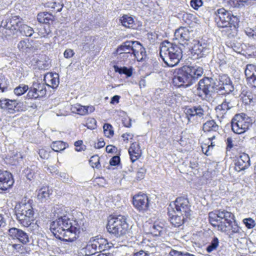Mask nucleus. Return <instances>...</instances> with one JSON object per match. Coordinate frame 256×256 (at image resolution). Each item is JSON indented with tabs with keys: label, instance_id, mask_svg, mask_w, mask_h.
<instances>
[{
	"label": "nucleus",
	"instance_id": "69168bd1",
	"mask_svg": "<svg viewBox=\"0 0 256 256\" xmlns=\"http://www.w3.org/2000/svg\"><path fill=\"white\" fill-rule=\"evenodd\" d=\"M14 159L16 160L18 163L19 164L22 162V156L21 154L17 153L14 155Z\"/></svg>",
	"mask_w": 256,
	"mask_h": 256
},
{
	"label": "nucleus",
	"instance_id": "f257e3e1",
	"mask_svg": "<svg viewBox=\"0 0 256 256\" xmlns=\"http://www.w3.org/2000/svg\"><path fill=\"white\" fill-rule=\"evenodd\" d=\"M54 213L58 218L52 222L50 230L56 238L72 242L79 237L81 230H86L84 220H70L66 216V212L64 206L54 207Z\"/></svg>",
	"mask_w": 256,
	"mask_h": 256
},
{
	"label": "nucleus",
	"instance_id": "6e6d98bb",
	"mask_svg": "<svg viewBox=\"0 0 256 256\" xmlns=\"http://www.w3.org/2000/svg\"><path fill=\"white\" fill-rule=\"evenodd\" d=\"M11 100H0V108L2 109L7 110L8 108V104H9Z\"/></svg>",
	"mask_w": 256,
	"mask_h": 256
},
{
	"label": "nucleus",
	"instance_id": "052dcab7",
	"mask_svg": "<svg viewBox=\"0 0 256 256\" xmlns=\"http://www.w3.org/2000/svg\"><path fill=\"white\" fill-rule=\"evenodd\" d=\"M105 145V142L103 140H100L97 143L94 144V147L96 148H103Z\"/></svg>",
	"mask_w": 256,
	"mask_h": 256
},
{
	"label": "nucleus",
	"instance_id": "7ed1b4c3",
	"mask_svg": "<svg viewBox=\"0 0 256 256\" xmlns=\"http://www.w3.org/2000/svg\"><path fill=\"white\" fill-rule=\"evenodd\" d=\"M209 222L218 230L226 233L229 238H234L242 229L234 220V215L224 210H216L208 214Z\"/></svg>",
	"mask_w": 256,
	"mask_h": 256
},
{
	"label": "nucleus",
	"instance_id": "20e7f679",
	"mask_svg": "<svg viewBox=\"0 0 256 256\" xmlns=\"http://www.w3.org/2000/svg\"><path fill=\"white\" fill-rule=\"evenodd\" d=\"M203 73L204 70L202 67L184 66L178 70L173 82L178 87L187 88L196 82Z\"/></svg>",
	"mask_w": 256,
	"mask_h": 256
},
{
	"label": "nucleus",
	"instance_id": "3c124183",
	"mask_svg": "<svg viewBox=\"0 0 256 256\" xmlns=\"http://www.w3.org/2000/svg\"><path fill=\"white\" fill-rule=\"evenodd\" d=\"M146 170L145 168H141L138 169L136 172V178L138 180H141L144 177Z\"/></svg>",
	"mask_w": 256,
	"mask_h": 256
},
{
	"label": "nucleus",
	"instance_id": "0eeeda50",
	"mask_svg": "<svg viewBox=\"0 0 256 256\" xmlns=\"http://www.w3.org/2000/svg\"><path fill=\"white\" fill-rule=\"evenodd\" d=\"M128 228V225L126 222V218L122 215L114 216L110 218L106 226L108 232L116 238L126 234Z\"/></svg>",
	"mask_w": 256,
	"mask_h": 256
},
{
	"label": "nucleus",
	"instance_id": "f8f14e48",
	"mask_svg": "<svg viewBox=\"0 0 256 256\" xmlns=\"http://www.w3.org/2000/svg\"><path fill=\"white\" fill-rule=\"evenodd\" d=\"M14 180L12 174L0 170V192H6L12 186Z\"/></svg>",
	"mask_w": 256,
	"mask_h": 256
},
{
	"label": "nucleus",
	"instance_id": "1a4fd4ad",
	"mask_svg": "<svg viewBox=\"0 0 256 256\" xmlns=\"http://www.w3.org/2000/svg\"><path fill=\"white\" fill-rule=\"evenodd\" d=\"M175 213L184 214L190 218L192 215L191 206L188 199L184 196L177 198L174 202Z\"/></svg>",
	"mask_w": 256,
	"mask_h": 256
},
{
	"label": "nucleus",
	"instance_id": "c85d7f7f",
	"mask_svg": "<svg viewBox=\"0 0 256 256\" xmlns=\"http://www.w3.org/2000/svg\"><path fill=\"white\" fill-rule=\"evenodd\" d=\"M218 128V126L214 120H208L203 124V130L204 132H216Z\"/></svg>",
	"mask_w": 256,
	"mask_h": 256
},
{
	"label": "nucleus",
	"instance_id": "bb28decb",
	"mask_svg": "<svg viewBox=\"0 0 256 256\" xmlns=\"http://www.w3.org/2000/svg\"><path fill=\"white\" fill-rule=\"evenodd\" d=\"M16 213H28L30 211H34L31 204L29 202H22L16 206Z\"/></svg>",
	"mask_w": 256,
	"mask_h": 256
},
{
	"label": "nucleus",
	"instance_id": "aec40b11",
	"mask_svg": "<svg viewBox=\"0 0 256 256\" xmlns=\"http://www.w3.org/2000/svg\"><path fill=\"white\" fill-rule=\"evenodd\" d=\"M232 120L238 123L239 124L242 126L244 128L249 129L250 127L252 124V120L244 113L240 114H236L232 118Z\"/></svg>",
	"mask_w": 256,
	"mask_h": 256
},
{
	"label": "nucleus",
	"instance_id": "ddd939ff",
	"mask_svg": "<svg viewBox=\"0 0 256 256\" xmlns=\"http://www.w3.org/2000/svg\"><path fill=\"white\" fill-rule=\"evenodd\" d=\"M234 100L235 98L233 96H226L222 104L218 105L216 108L215 110L217 114L221 116L222 117L223 116L228 110L234 106Z\"/></svg>",
	"mask_w": 256,
	"mask_h": 256
},
{
	"label": "nucleus",
	"instance_id": "9d476101",
	"mask_svg": "<svg viewBox=\"0 0 256 256\" xmlns=\"http://www.w3.org/2000/svg\"><path fill=\"white\" fill-rule=\"evenodd\" d=\"M8 236L14 240H16L23 244H26L30 242L28 234L25 231L16 228H11L8 230Z\"/></svg>",
	"mask_w": 256,
	"mask_h": 256
},
{
	"label": "nucleus",
	"instance_id": "2eb2a0df",
	"mask_svg": "<svg viewBox=\"0 0 256 256\" xmlns=\"http://www.w3.org/2000/svg\"><path fill=\"white\" fill-rule=\"evenodd\" d=\"M89 241L97 249L98 252L108 250L113 246L112 243L108 242L107 240L99 236L92 237Z\"/></svg>",
	"mask_w": 256,
	"mask_h": 256
},
{
	"label": "nucleus",
	"instance_id": "774afa93",
	"mask_svg": "<svg viewBox=\"0 0 256 256\" xmlns=\"http://www.w3.org/2000/svg\"><path fill=\"white\" fill-rule=\"evenodd\" d=\"M134 256H149V254L143 250H140L134 254Z\"/></svg>",
	"mask_w": 256,
	"mask_h": 256
},
{
	"label": "nucleus",
	"instance_id": "680f3d73",
	"mask_svg": "<svg viewBox=\"0 0 256 256\" xmlns=\"http://www.w3.org/2000/svg\"><path fill=\"white\" fill-rule=\"evenodd\" d=\"M34 50H35L34 46H32V45L28 40L26 46L24 48V50L26 51V52H30Z\"/></svg>",
	"mask_w": 256,
	"mask_h": 256
},
{
	"label": "nucleus",
	"instance_id": "09e8293b",
	"mask_svg": "<svg viewBox=\"0 0 256 256\" xmlns=\"http://www.w3.org/2000/svg\"><path fill=\"white\" fill-rule=\"evenodd\" d=\"M202 5V0H191L190 1V6L195 10H198Z\"/></svg>",
	"mask_w": 256,
	"mask_h": 256
},
{
	"label": "nucleus",
	"instance_id": "f03ea898",
	"mask_svg": "<svg viewBox=\"0 0 256 256\" xmlns=\"http://www.w3.org/2000/svg\"><path fill=\"white\" fill-rule=\"evenodd\" d=\"M198 95L202 99L210 98L214 94L221 92L222 94H228L234 90L232 82L226 74H213L205 76L196 85Z\"/></svg>",
	"mask_w": 256,
	"mask_h": 256
},
{
	"label": "nucleus",
	"instance_id": "dca6fc26",
	"mask_svg": "<svg viewBox=\"0 0 256 256\" xmlns=\"http://www.w3.org/2000/svg\"><path fill=\"white\" fill-rule=\"evenodd\" d=\"M234 169L238 172L248 168L250 166V158L248 155L245 153L242 154L234 160Z\"/></svg>",
	"mask_w": 256,
	"mask_h": 256
},
{
	"label": "nucleus",
	"instance_id": "37998d69",
	"mask_svg": "<svg viewBox=\"0 0 256 256\" xmlns=\"http://www.w3.org/2000/svg\"><path fill=\"white\" fill-rule=\"evenodd\" d=\"M50 32L49 26H41L39 28L38 34L41 37H46Z\"/></svg>",
	"mask_w": 256,
	"mask_h": 256
},
{
	"label": "nucleus",
	"instance_id": "4be33fe9",
	"mask_svg": "<svg viewBox=\"0 0 256 256\" xmlns=\"http://www.w3.org/2000/svg\"><path fill=\"white\" fill-rule=\"evenodd\" d=\"M192 50L198 56L203 57L206 56L210 52V48L208 44L198 42L194 44L192 48Z\"/></svg>",
	"mask_w": 256,
	"mask_h": 256
},
{
	"label": "nucleus",
	"instance_id": "e2e57ef3",
	"mask_svg": "<svg viewBox=\"0 0 256 256\" xmlns=\"http://www.w3.org/2000/svg\"><path fill=\"white\" fill-rule=\"evenodd\" d=\"M82 144V140H78L74 142V146L76 147V150L78 152H80L82 150V148H80V146Z\"/></svg>",
	"mask_w": 256,
	"mask_h": 256
},
{
	"label": "nucleus",
	"instance_id": "c9c22d12",
	"mask_svg": "<svg viewBox=\"0 0 256 256\" xmlns=\"http://www.w3.org/2000/svg\"><path fill=\"white\" fill-rule=\"evenodd\" d=\"M26 102H16V109L15 112H22L28 110V107H31L33 108H36V104H34L32 106H26Z\"/></svg>",
	"mask_w": 256,
	"mask_h": 256
},
{
	"label": "nucleus",
	"instance_id": "72a5a7b5",
	"mask_svg": "<svg viewBox=\"0 0 256 256\" xmlns=\"http://www.w3.org/2000/svg\"><path fill=\"white\" fill-rule=\"evenodd\" d=\"M231 126L232 130L236 134H242L246 132L248 129L244 128L243 126L242 128V126L239 124L238 123L231 120Z\"/></svg>",
	"mask_w": 256,
	"mask_h": 256
},
{
	"label": "nucleus",
	"instance_id": "f3484780",
	"mask_svg": "<svg viewBox=\"0 0 256 256\" xmlns=\"http://www.w3.org/2000/svg\"><path fill=\"white\" fill-rule=\"evenodd\" d=\"M174 37L181 45L188 44L190 38V32L186 27H180L176 30Z\"/></svg>",
	"mask_w": 256,
	"mask_h": 256
},
{
	"label": "nucleus",
	"instance_id": "e433bc0d",
	"mask_svg": "<svg viewBox=\"0 0 256 256\" xmlns=\"http://www.w3.org/2000/svg\"><path fill=\"white\" fill-rule=\"evenodd\" d=\"M51 148L53 150L58 152L66 148V144L62 141H56L52 142Z\"/></svg>",
	"mask_w": 256,
	"mask_h": 256
},
{
	"label": "nucleus",
	"instance_id": "423d86ee",
	"mask_svg": "<svg viewBox=\"0 0 256 256\" xmlns=\"http://www.w3.org/2000/svg\"><path fill=\"white\" fill-rule=\"evenodd\" d=\"M160 56L168 66H176L182 56V49L177 44L166 42V44L160 48Z\"/></svg>",
	"mask_w": 256,
	"mask_h": 256
},
{
	"label": "nucleus",
	"instance_id": "7c9ffc66",
	"mask_svg": "<svg viewBox=\"0 0 256 256\" xmlns=\"http://www.w3.org/2000/svg\"><path fill=\"white\" fill-rule=\"evenodd\" d=\"M54 16L48 12H44L38 14L37 20L40 23L49 24L50 21H52Z\"/></svg>",
	"mask_w": 256,
	"mask_h": 256
},
{
	"label": "nucleus",
	"instance_id": "ea45409f",
	"mask_svg": "<svg viewBox=\"0 0 256 256\" xmlns=\"http://www.w3.org/2000/svg\"><path fill=\"white\" fill-rule=\"evenodd\" d=\"M85 254L86 256H91L98 252L97 249H96L94 246L89 241L88 244L84 248Z\"/></svg>",
	"mask_w": 256,
	"mask_h": 256
},
{
	"label": "nucleus",
	"instance_id": "9b49d317",
	"mask_svg": "<svg viewBox=\"0 0 256 256\" xmlns=\"http://www.w3.org/2000/svg\"><path fill=\"white\" fill-rule=\"evenodd\" d=\"M46 91L45 84L34 82L32 86L29 88L27 96L28 98H40L45 96Z\"/></svg>",
	"mask_w": 256,
	"mask_h": 256
},
{
	"label": "nucleus",
	"instance_id": "8fccbe9b",
	"mask_svg": "<svg viewBox=\"0 0 256 256\" xmlns=\"http://www.w3.org/2000/svg\"><path fill=\"white\" fill-rule=\"evenodd\" d=\"M118 54L119 58L122 60H130L132 58H134V56L132 54H126V53H121V52H117Z\"/></svg>",
	"mask_w": 256,
	"mask_h": 256
},
{
	"label": "nucleus",
	"instance_id": "58836bf2",
	"mask_svg": "<svg viewBox=\"0 0 256 256\" xmlns=\"http://www.w3.org/2000/svg\"><path fill=\"white\" fill-rule=\"evenodd\" d=\"M219 241L218 238L216 237H214L210 244H208L206 247V251L208 252H210L216 249L218 246Z\"/></svg>",
	"mask_w": 256,
	"mask_h": 256
},
{
	"label": "nucleus",
	"instance_id": "6e6552de",
	"mask_svg": "<svg viewBox=\"0 0 256 256\" xmlns=\"http://www.w3.org/2000/svg\"><path fill=\"white\" fill-rule=\"evenodd\" d=\"M20 22V18L17 16L2 20L0 26V32L9 36L14 34V31L17 30Z\"/></svg>",
	"mask_w": 256,
	"mask_h": 256
},
{
	"label": "nucleus",
	"instance_id": "4d7b16f0",
	"mask_svg": "<svg viewBox=\"0 0 256 256\" xmlns=\"http://www.w3.org/2000/svg\"><path fill=\"white\" fill-rule=\"evenodd\" d=\"M120 162V158L118 156H113L110 161V164L112 166H116Z\"/></svg>",
	"mask_w": 256,
	"mask_h": 256
},
{
	"label": "nucleus",
	"instance_id": "5fc2aeb1",
	"mask_svg": "<svg viewBox=\"0 0 256 256\" xmlns=\"http://www.w3.org/2000/svg\"><path fill=\"white\" fill-rule=\"evenodd\" d=\"M96 121L94 118H91L88 120L86 123L88 128L90 129H94L96 127Z\"/></svg>",
	"mask_w": 256,
	"mask_h": 256
},
{
	"label": "nucleus",
	"instance_id": "5701e85b",
	"mask_svg": "<svg viewBox=\"0 0 256 256\" xmlns=\"http://www.w3.org/2000/svg\"><path fill=\"white\" fill-rule=\"evenodd\" d=\"M176 214L172 215L169 214L170 216V220L171 224L175 227H178L183 224L188 219H190L189 217H186L184 214H180L178 213H176Z\"/></svg>",
	"mask_w": 256,
	"mask_h": 256
},
{
	"label": "nucleus",
	"instance_id": "a18cd8bd",
	"mask_svg": "<svg viewBox=\"0 0 256 256\" xmlns=\"http://www.w3.org/2000/svg\"><path fill=\"white\" fill-rule=\"evenodd\" d=\"M245 33L248 37L256 40V26L254 29L246 28L245 30Z\"/></svg>",
	"mask_w": 256,
	"mask_h": 256
},
{
	"label": "nucleus",
	"instance_id": "4468645a",
	"mask_svg": "<svg viewBox=\"0 0 256 256\" xmlns=\"http://www.w3.org/2000/svg\"><path fill=\"white\" fill-rule=\"evenodd\" d=\"M133 204L140 212H145L149 206V200L148 196L144 194H138L133 198Z\"/></svg>",
	"mask_w": 256,
	"mask_h": 256
},
{
	"label": "nucleus",
	"instance_id": "13d9d810",
	"mask_svg": "<svg viewBox=\"0 0 256 256\" xmlns=\"http://www.w3.org/2000/svg\"><path fill=\"white\" fill-rule=\"evenodd\" d=\"M74 52L71 49L66 50L64 54V56L66 58H70L74 56Z\"/></svg>",
	"mask_w": 256,
	"mask_h": 256
},
{
	"label": "nucleus",
	"instance_id": "2f4dec72",
	"mask_svg": "<svg viewBox=\"0 0 256 256\" xmlns=\"http://www.w3.org/2000/svg\"><path fill=\"white\" fill-rule=\"evenodd\" d=\"M122 24L126 28H132L134 25V20L132 17L126 14L123 15L120 19Z\"/></svg>",
	"mask_w": 256,
	"mask_h": 256
},
{
	"label": "nucleus",
	"instance_id": "473e14b6",
	"mask_svg": "<svg viewBox=\"0 0 256 256\" xmlns=\"http://www.w3.org/2000/svg\"><path fill=\"white\" fill-rule=\"evenodd\" d=\"M50 190L48 188H43L38 190V198L42 202H45L50 196Z\"/></svg>",
	"mask_w": 256,
	"mask_h": 256
},
{
	"label": "nucleus",
	"instance_id": "a19ab883",
	"mask_svg": "<svg viewBox=\"0 0 256 256\" xmlns=\"http://www.w3.org/2000/svg\"><path fill=\"white\" fill-rule=\"evenodd\" d=\"M104 132L106 136L110 138L114 136V132L112 126L110 124H105L103 126Z\"/></svg>",
	"mask_w": 256,
	"mask_h": 256
},
{
	"label": "nucleus",
	"instance_id": "bf43d9fd",
	"mask_svg": "<svg viewBox=\"0 0 256 256\" xmlns=\"http://www.w3.org/2000/svg\"><path fill=\"white\" fill-rule=\"evenodd\" d=\"M27 42L28 41L24 40L20 41L18 45V48L22 51H24V48L26 46Z\"/></svg>",
	"mask_w": 256,
	"mask_h": 256
},
{
	"label": "nucleus",
	"instance_id": "412c9836",
	"mask_svg": "<svg viewBox=\"0 0 256 256\" xmlns=\"http://www.w3.org/2000/svg\"><path fill=\"white\" fill-rule=\"evenodd\" d=\"M136 41L127 40L119 46L116 49V52L126 53L134 54V46Z\"/></svg>",
	"mask_w": 256,
	"mask_h": 256
},
{
	"label": "nucleus",
	"instance_id": "b1692460",
	"mask_svg": "<svg viewBox=\"0 0 256 256\" xmlns=\"http://www.w3.org/2000/svg\"><path fill=\"white\" fill-rule=\"evenodd\" d=\"M128 153L132 162L137 160L142 154L139 144L136 142L132 143L128 149Z\"/></svg>",
	"mask_w": 256,
	"mask_h": 256
},
{
	"label": "nucleus",
	"instance_id": "338daca9",
	"mask_svg": "<svg viewBox=\"0 0 256 256\" xmlns=\"http://www.w3.org/2000/svg\"><path fill=\"white\" fill-rule=\"evenodd\" d=\"M172 256H182V255H184V253H182L176 250H171L170 253Z\"/></svg>",
	"mask_w": 256,
	"mask_h": 256
},
{
	"label": "nucleus",
	"instance_id": "cd10ccee",
	"mask_svg": "<svg viewBox=\"0 0 256 256\" xmlns=\"http://www.w3.org/2000/svg\"><path fill=\"white\" fill-rule=\"evenodd\" d=\"M18 26V28L17 30H19L22 35L30 37L34 32L32 28L26 24H23L20 20Z\"/></svg>",
	"mask_w": 256,
	"mask_h": 256
},
{
	"label": "nucleus",
	"instance_id": "0e129e2a",
	"mask_svg": "<svg viewBox=\"0 0 256 256\" xmlns=\"http://www.w3.org/2000/svg\"><path fill=\"white\" fill-rule=\"evenodd\" d=\"M6 226V221L4 215L0 214V228H4Z\"/></svg>",
	"mask_w": 256,
	"mask_h": 256
},
{
	"label": "nucleus",
	"instance_id": "a878e982",
	"mask_svg": "<svg viewBox=\"0 0 256 256\" xmlns=\"http://www.w3.org/2000/svg\"><path fill=\"white\" fill-rule=\"evenodd\" d=\"M44 80L46 82H48L46 84V87L49 86L54 88H57L59 84L58 75L56 74H48L45 76Z\"/></svg>",
	"mask_w": 256,
	"mask_h": 256
},
{
	"label": "nucleus",
	"instance_id": "393cba45",
	"mask_svg": "<svg viewBox=\"0 0 256 256\" xmlns=\"http://www.w3.org/2000/svg\"><path fill=\"white\" fill-rule=\"evenodd\" d=\"M134 58L138 61H142L146 57V49L140 43L136 41V46H134Z\"/></svg>",
	"mask_w": 256,
	"mask_h": 256
},
{
	"label": "nucleus",
	"instance_id": "f704fd0d",
	"mask_svg": "<svg viewBox=\"0 0 256 256\" xmlns=\"http://www.w3.org/2000/svg\"><path fill=\"white\" fill-rule=\"evenodd\" d=\"M114 70L116 72H118L120 74H124L128 77H130L132 75V68H128L126 67H119L118 66H114Z\"/></svg>",
	"mask_w": 256,
	"mask_h": 256
},
{
	"label": "nucleus",
	"instance_id": "c756f323",
	"mask_svg": "<svg viewBox=\"0 0 256 256\" xmlns=\"http://www.w3.org/2000/svg\"><path fill=\"white\" fill-rule=\"evenodd\" d=\"M244 73L246 79L249 82H250V79L254 76H256V66L253 64H247L245 68Z\"/></svg>",
	"mask_w": 256,
	"mask_h": 256
},
{
	"label": "nucleus",
	"instance_id": "a211bd4d",
	"mask_svg": "<svg viewBox=\"0 0 256 256\" xmlns=\"http://www.w3.org/2000/svg\"><path fill=\"white\" fill-rule=\"evenodd\" d=\"M185 114L188 121L192 118H202L204 114V110L201 106L187 107L185 109Z\"/></svg>",
	"mask_w": 256,
	"mask_h": 256
},
{
	"label": "nucleus",
	"instance_id": "864d4df0",
	"mask_svg": "<svg viewBox=\"0 0 256 256\" xmlns=\"http://www.w3.org/2000/svg\"><path fill=\"white\" fill-rule=\"evenodd\" d=\"M16 102V100H11L9 104H8V108L7 110L9 113L14 114L15 112Z\"/></svg>",
	"mask_w": 256,
	"mask_h": 256
},
{
	"label": "nucleus",
	"instance_id": "6ab92c4d",
	"mask_svg": "<svg viewBox=\"0 0 256 256\" xmlns=\"http://www.w3.org/2000/svg\"><path fill=\"white\" fill-rule=\"evenodd\" d=\"M34 212L30 211L28 213H16V220L24 226L28 227L34 220Z\"/></svg>",
	"mask_w": 256,
	"mask_h": 256
},
{
	"label": "nucleus",
	"instance_id": "603ef678",
	"mask_svg": "<svg viewBox=\"0 0 256 256\" xmlns=\"http://www.w3.org/2000/svg\"><path fill=\"white\" fill-rule=\"evenodd\" d=\"M38 154L42 158L48 159L50 156V152L44 148H42L39 150Z\"/></svg>",
	"mask_w": 256,
	"mask_h": 256
},
{
	"label": "nucleus",
	"instance_id": "39448f33",
	"mask_svg": "<svg viewBox=\"0 0 256 256\" xmlns=\"http://www.w3.org/2000/svg\"><path fill=\"white\" fill-rule=\"evenodd\" d=\"M215 22L218 28H226V32L232 34V36L236 34L240 22L238 16H234L232 12L224 8H218L215 12Z\"/></svg>",
	"mask_w": 256,
	"mask_h": 256
},
{
	"label": "nucleus",
	"instance_id": "de8ad7c7",
	"mask_svg": "<svg viewBox=\"0 0 256 256\" xmlns=\"http://www.w3.org/2000/svg\"><path fill=\"white\" fill-rule=\"evenodd\" d=\"M74 108L76 109L77 113L80 115H86L88 114L87 110H85V106H82L81 105H77L74 106Z\"/></svg>",
	"mask_w": 256,
	"mask_h": 256
},
{
	"label": "nucleus",
	"instance_id": "79ce46f5",
	"mask_svg": "<svg viewBox=\"0 0 256 256\" xmlns=\"http://www.w3.org/2000/svg\"><path fill=\"white\" fill-rule=\"evenodd\" d=\"M28 87L26 85H20L14 90V92L17 96H21L26 92L28 90Z\"/></svg>",
	"mask_w": 256,
	"mask_h": 256
},
{
	"label": "nucleus",
	"instance_id": "49530a36",
	"mask_svg": "<svg viewBox=\"0 0 256 256\" xmlns=\"http://www.w3.org/2000/svg\"><path fill=\"white\" fill-rule=\"evenodd\" d=\"M243 222L248 228H252L255 226V222L252 218H246L244 219Z\"/></svg>",
	"mask_w": 256,
	"mask_h": 256
},
{
	"label": "nucleus",
	"instance_id": "c03bdc74",
	"mask_svg": "<svg viewBox=\"0 0 256 256\" xmlns=\"http://www.w3.org/2000/svg\"><path fill=\"white\" fill-rule=\"evenodd\" d=\"M163 228L158 224H154L151 228V232L156 236L160 235Z\"/></svg>",
	"mask_w": 256,
	"mask_h": 256
},
{
	"label": "nucleus",
	"instance_id": "4c0bfd02",
	"mask_svg": "<svg viewBox=\"0 0 256 256\" xmlns=\"http://www.w3.org/2000/svg\"><path fill=\"white\" fill-rule=\"evenodd\" d=\"M89 162L90 166L94 168H96L98 169H100L101 167L100 162V157L98 155L92 156L89 160Z\"/></svg>",
	"mask_w": 256,
	"mask_h": 256
}]
</instances>
